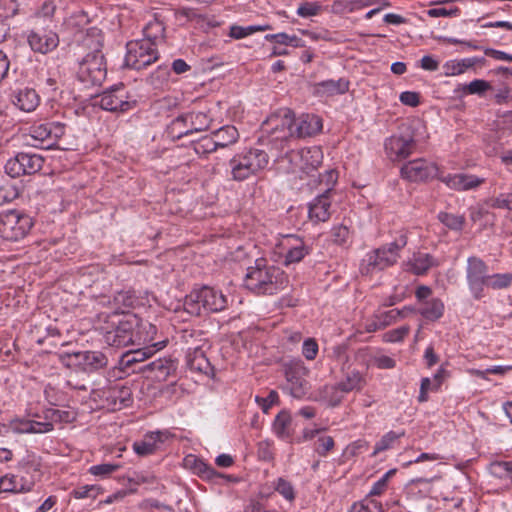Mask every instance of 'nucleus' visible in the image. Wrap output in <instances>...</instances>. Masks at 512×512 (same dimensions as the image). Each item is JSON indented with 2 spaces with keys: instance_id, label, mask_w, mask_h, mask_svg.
<instances>
[{
  "instance_id": "nucleus-1",
  "label": "nucleus",
  "mask_w": 512,
  "mask_h": 512,
  "mask_svg": "<svg viewBox=\"0 0 512 512\" xmlns=\"http://www.w3.org/2000/svg\"><path fill=\"white\" fill-rule=\"evenodd\" d=\"M289 283L287 274L266 259H257L247 269L245 287L257 295H274L283 291Z\"/></svg>"
},
{
  "instance_id": "nucleus-2",
  "label": "nucleus",
  "mask_w": 512,
  "mask_h": 512,
  "mask_svg": "<svg viewBox=\"0 0 512 512\" xmlns=\"http://www.w3.org/2000/svg\"><path fill=\"white\" fill-rule=\"evenodd\" d=\"M407 245V235L401 232L391 243L368 252L361 261L362 275H373L397 263L400 251Z\"/></svg>"
},
{
  "instance_id": "nucleus-3",
  "label": "nucleus",
  "mask_w": 512,
  "mask_h": 512,
  "mask_svg": "<svg viewBox=\"0 0 512 512\" xmlns=\"http://www.w3.org/2000/svg\"><path fill=\"white\" fill-rule=\"evenodd\" d=\"M269 159L267 152L258 148L245 149L235 154L229 160L232 179L244 181L257 175L268 166Z\"/></svg>"
},
{
  "instance_id": "nucleus-4",
  "label": "nucleus",
  "mask_w": 512,
  "mask_h": 512,
  "mask_svg": "<svg viewBox=\"0 0 512 512\" xmlns=\"http://www.w3.org/2000/svg\"><path fill=\"white\" fill-rule=\"evenodd\" d=\"M185 310L191 315L200 316L202 313H215L227 307V298L220 291L209 286L193 289L186 296Z\"/></svg>"
},
{
  "instance_id": "nucleus-5",
  "label": "nucleus",
  "mask_w": 512,
  "mask_h": 512,
  "mask_svg": "<svg viewBox=\"0 0 512 512\" xmlns=\"http://www.w3.org/2000/svg\"><path fill=\"white\" fill-rule=\"evenodd\" d=\"M157 37H150L131 41L127 44V53L125 63L128 67L136 70H141L156 62L159 58V53L156 47L155 39Z\"/></svg>"
},
{
  "instance_id": "nucleus-6",
  "label": "nucleus",
  "mask_w": 512,
  "mask_h": 512,
  "mask_svg": "<svg viewBox=\"0 0 512 512\" xmlns=\"http://www.w3.org/2000/svg\"><path fill=\"white\" fill-rule=\"evenodd\" d=\"M33 226L30 216L19 210L0 213V236L8 241L23 239Z\"/></svg>"
},
{
  "instance_id": "nucleus-7",
  "label": "nucleus",
  "mask_w": 512,
  "mask_h": 512,
  "mask_svg": "<svg viewBox=\"0 0 512 512\" xmlns=\"http://www.w3.org/2000/svg\"><path fill=\"white\" fill-rule=\"evenodd\" d=\"M131 395L129 387L115 384L102 389L93 390L91 398L101 409L118 411L130 405L132 401Z\"/></svg>"
},
{
  "instance_id": "nucleus-8",
  "label": "nucleus",
  "mask_w": 512,
  "mask_h": 512,
  "mask_svg": "<svg viewBox=\"0 0 512 512\" xmlns=\"http://www.w3.org/2000/svg\"><path fill=\"white\" fill-rule=\"evenodd\" d=\"M78 80L87 88L99 86L106 78L104 56L100 51L87 54L79 64Z\"/></svg>"
},
{
  "instance_id": "nucleus-9",
  "label": "nucleus",
  "mask_w": 512,
  "mask_h": 512,
  "mask_svg": "<svg viewBox=\"0 0 512 512\" xmlns=\"http://www.w3.org/2000/svg\"><path fill=\"white\" fill-rule=\"evenodd\" d=\"M286 385L284 389L294 398H302L309 390L306 379L309 370L301 359H291L283 364Z\"/></svg>"
},
{
  "instance_id": "nucleus-10",
  "label": "nucleus",
  "mask_w": 512,
  "mask_h": 512,
  "mask_svg": "<svg viewBox=\"0 0 512 512\" xmlns=\"http://www.w3.org/2000/svg\"><path fill=\"white\" fill-rule=\"evenodd\" d=\"M59 358L66 367L80 369L84 372H94L105 368L108 364V358L101 351L61 353Z\"/></svg>"
},
{
  "instance_id": "nucleus-11",
  "label": "nucleus",
  "mask_w": 512,
  "mask_h": 512,
  "mask_svg": "<svg viewBox=\"0 0 512 512\" xmlns=\"http://www.w3.org/2000/svg\"><path fill=\"white\" fill-rule=\"evenodd\" d=\"M466 281L468 289L475 300H480L485 296V287L487 285L489 268L488 265L477 256H470L466 265Z\"/></svg>"
},
{
  "instance_id": "nucleus-12",
  "label": "nucleus",
  "mask_w": 512,
  "mask_h": 512,
  "mask_svg": "<svg viewBox=\"0 0 512 512\" xmlns=\"http://www.w3.org/2000/svg\"><path fill=\"white\" fill-rule=\"evenodd\" d=\"M96 104L110 112H127L136 107L137 101L132 99L123 83L114 85L97 96Z\"/></svg>"
},
{
  "instance_id": "nucleus-13",
  "label": "nucleus",
  "mask_w": 512,
  "mask_h": 512,
  "mask_svg": "<svg viewBox=\"0 0 512 512\" xmlns=\"http://www.w3.org/2000/svg\"><path fill=\"white\" fill-rule=\"evenodd\" d=\"M44 158L36 153L18 152L14 157L7 160L5 172L12 178L30 176L41 171L44 165Z\"/></svg>"
},
{
  "instance_id": "nucleus-14",
  "label": "nucleus",
  "mask_w": 512,
  "mask_h": 512,
  "mask_svg": "<svg viewBox=\"0 0 512 512\" xmlns=\"http://www.w3.org/2000/svg\"><path fill=\"white\" fill-rule=\"evenodd\" d=\"M137 325V315L125 314L113 329L105 333V342L115 347L135 345L134 334Z\"/></svg>"
},
{
  "instance_id": "nucleus-15",
  "label": "nucleus",
  "mask_w": 512,
  "mask_h": 512,
  "mask_svg": "<svg viewBox=\"0 0 512 512\" xmlns=\"http://www.w3.org/2000/svg\"><path fill=\"white\" fill-rule=\"evenodd\" d=\"M400 174L403 179L410 182H425L440 177L438 166L424 158L406 162L401 167Z\"/></svg>"
},
{
  "instance_id": "nucleus-16",
  "label": "nucleus",
  "mask_w": 512,
  "mask_h": 512,
  "mask_svg": "<svg viewBox=\"0 0 512 512\" xmlns=\"http://www.w3.org/2000/svg\"><path fill=\"white\" fill-rule=\"evenodd\" d=\"M287 158L294 166V169H298L309 175L316 171L322 164L323 151L318 146L305 147L299 150L290 151L287 153Z\"/></svg>"
},
{
  "instance_id": "nucleus-17",
  "label": "nucleus",
  "mask_w": 512,
  "mask_h": 512,
  "mask_svg": "<svg viewBox=\"0 0 512 512\" xmlns=\"http://www.w3.org/2000/svg\"><path fill=\"white\" fill-rule=\"evenodd\" d=\"M212 123V117L204 111H191L183 113L176 117L173 121V127L181 126L187 128L180 132L177 138L190 135L194 132L207 130Z\"/></svg>"
},
{
  "instance_id": "nucleus-18",
  "label": "nucleus",
  "mask_w": 512,
  "mask_h": 512,
  "mask_svg": "<svg viewBox=\"0 0 512 512\" xmlns=\"http://www.w3.org/2000/svg\"><path fill=\"white\" fill-rule=\"evenodd\" d=\"M278 246L284 254L283 263L286 266L300 262L310 253V248L305 244L303 239L293 234L282 236Z\"/></svg>"
},
{
  "instance_id": "nucleus-19",
  "label": "nucleus",
  "mask_w": 512,
  "mask_h": 512,
  "mask_svg": "<svg viewBox=\"0 0 512 512\" xmlns=\"http://www.w3.org/2000/svg\"><path fill=\"white\" fill-rule=\"evenodd\" d=\"M265 130L276 135V139H288L293 137L294 114L290 109H281L271 115L265 122Z\"/></svg>"
},
{
  "instance_id": "nucleus-20",
  "label": "nucleus",
  "mask_w": 512,
  "mask_h": 512,
  "mask_svg": "<svg viewBox=\"0 0 512 512\" xmlns=\"http://www.w3.org/2000/svg\"><path fill=\"white\" fill-rule=\"evenodd\" d=\"M416 147L412 136L393 135L385 141V151L392 161H400L410 156Z\"/></svg>"
},
{
  "instance_id": "nucleus-21",
  "label": "nucleus",
  "mask_w": 512,
  "mask_h": 512,
  "mask_svg": "<svg viewBox=\"0 0 512 512\" xmlns=\"http://www.w3.org/2000/svg\"><path fill=\"white\" fill-rule=\"evenodd\" d=\"M439 180L443 182L448 188L456 191L472 190L485 182L484 178L464 173L447 175L440 174Z\"/></svg>"
},
{
  "instance_id": "nucleus-22",
  "label": "nucleus",
  "mask_w": 512,
  "mask_h": 512,
  "mask_svg": "<svg viewBox=\"0 0 512 512\" xmlns=\"http://www.w3.org/2000/svg\"><path fill=\"white\" fill-rule=\"evenodd\" d=\"M177 365L171 358H158L138 368L156 381H166L176 371Z\"/></svg>"
},
{
  "instance_id": "nucleus-23",
  "label": "nucleus",
  "mask_w": 512,
  "mask_h": 512,
  "mask_svg": "<svg viewBox=\"0 0 512 512\" xmlns=\"http://www.w3.org/2000/svg\"><path fill=\"white\" fill-rule=\"evenodd\" d=\"M51 130H48V123L34 124L23 134L25 145L49 149L51 148Z\"/></svg>"
},
{
  "instance_id": "nucleus-24",
  "label": "nucleus",
  "mask_w": 512,
  "mask_h": 512,
  "mask_svg": "<svg viewBox=\"0 0 512 512\" xmlns=\"http://www.w3.org/2000/svg\"><path fill=\"white\" fill-rule=\"evenodd\" d=\"M28 43L33 51L46 54L58 46L59 38L53 31H31Z\"/></svg>"
},
{
  "instance_id": "nucleus-25",
  "label": "nucleus",
  "mask_w": 512,
  "mask_h": 512,
  "mask_svg": "<svg viewBox=\"0 0 512 512\" xmlns=\"http://www.w3.org/2000/svg\"><path fill=\"white\" fill-rule=\"evenodd\" d=\"M350 87V82L346 78L338 80H325L313 85V94L320 98H331L337 95L345 94Z\"/></svg>"
},
{
  "instance_id": "nucleus-26",
  "label": "nucleus",
  "mask_w": 512,
  "mask_h": 512,
  "mask_svg": "<svg viewBox=\"0 0 512 512\" xmlns=\"http://www.w3.org/2000/svg\"><path fill=\"white\" fill-rule=\"evenodd\" d=\"M11 102L21 111L32 112L38 107L40 96L35 89L22 87L12 92Z\"/></svg>"
},
{
  "instance_id": "nucleus-27",
  "label": "nucleus",
  "mask_w": 512,
  "mask_h": 512,
  "mask_svg": "<svg viewBox=\"0 0 512 512\" xmlns=\"http://www.w3.org/2000/svg\"><path fill=\"white\" fill-rule=\"evenodd\" d=\"M322 129L321 119L313 114H304L299 118H294L293 137L305 138L310 137Z\"/></svg>"
},
{
  "instance_id": "nucleus-28",
  "label": "nucleus",
  "mask_w": 512,
  "mask_h": 512,
  "mask_svg": "<svg viewBox=\"0 0 512 512\" xmlns=\"http://www.w3.org/2000/svg\"><path fill=\"white\" fill-rule=\"evenodd\" d=\"M408 271L417 276L426 275L430 269L438 267L440 261L430 253L415 252L412 257L407 261Z\"/></svg>"
},
{
  "instance_id": "nucleus-29",
  "label": "nucleus",
  "mask_w": 512,
  "mask_h": 512,
  "mask_svg": "<svg viewBox=\"0 0 512 512\" xmlns=\"http://www.w3.org/2000/svg\"><path fill=\"white\" fill-rule=\"evenodd\" d=\"M160 339H167L158 332L156 325L138 317V325L135 329V345H152Z\"/></svg>"
},
{
  "instance_id": "nucleus-30",
  "label": "nucleus",
  "mask_w": 512,
  "mask_h": 512,
  "mask_svg": "<svg viewBox=\"0 0 512 512\" xmlns=\"http://www.w3.org/2000/svg\"><path fill=\"white\" fill-rule=\"evenodd\" d=\"M166 438L167 435L164 432L156 431L146 433L143 439L133 443V450L139 456L151 455L159 448V444L163 443Z\"/></svg>"
},
{
  "instance_id": "nucleus-31",
  "label": "nucleus",
  "mask_w": 512,
  "mask_h": 512,
  "mask_svg": "<svg viewBox=\"0 0 512 512\" xmlns=\"http://www.w3.org/2000/svg\"><path fill=\"white\" fill-rule=\"evenodd\" d=\"M331 195L320 193L309 204L308 214L315 223L325 222L330 218Z\"/></svg>"
},
{
  "instance_id": "nucleus-32",
  "label": "nucleus",
  "mask_w": 512,
  "mask_h": 512,
  "mask_svg": "<svg viewBox=\"0 0 512 512\" xmlns=\"http://www.w3.org/2000/svg\"><path fill=\"white\" fill-rule=\"evenodd\" d=\"M33 482L23 476L15 474H5L0 477V492L3 493H25L32 489Z\"/></svg>"
},
{
  "instance_id": "nucleus-33",
  "label": "nucleus",
  "mask_w": 512,
  "mask_h": 512,
  "mask_svg": "<svg viewBox=\"0 0 512 512\" xmlns=\"http://www.w3.org/2000/svg\"><path fill=\"white\" fill-rule=\"evenodd\" d=\"M338 383L341 385L342 391H346L347 393L353 391L359 392L366 385V378L363 373L356 368L348 367L347 369H342V377Z\"/></svg>"
},
{
  "instance_id": "nucleus-34",
  "label": "nucleus",
  "mask_w": 512,
  "mask_h": 512,
  "mask_svg": "<svg viewBox=\"0 0 512 512\" xmlns=\"http://www.w3.org/2000/svg\"><path fill=\"white\" fill-rule=\"evenodd\" d=\"M346 394L339 383L325 385L319 390V398L331 407L340 405Z\"/></svg>"
},
{
  "instance_id": "nucleus-35",
  "label": "nucleus",
  "mask_w": 512,
  "mask_h": 512,
  "mask_svg": "<svg viewBox=\"0 0 512 512\" xmlns=\"http://www.w3.org/2000/svg\"><path fill=\"white\" fill-rule=\"evenodd\" d=\"M291 423L292 418L290 413L286 410H282L276 415L272 424V430L278 438L286 440L291 436Z\"/></svg>"
},
{
  "instance_id": "nucleus-36",
  "label": "nucleus",
  "mask_w": 512,
  "mask_h": 512,
  "mask_svg": "<svg viewBox=\"0 0 512 512\" xmlns=\"http://www.w3.org/2000/svg\"><path fill=\"white\" fill-rule=\"evenodd\" d=\"M212 135L218 148L228 147L236 143L239 139L238 130L232 125L223 126L213 132Z\"/></svg>"
},
{
  "instance_id": "nucleus-37",
  "label": "nucleus",
  "mask_w": 512,
  "mask_h": 512,
  "mask_svg": "<svg viewBox=\"0 0 512 512\" xmlns=\"http://www.w3.org/2000/svg\"><path fill=\"white\" fill-rule=\"evenodd\" d=\"M337 180L338 172L334 169H329L324 173L319 174L318 179L313 181V187L319 188V191L322 194L331 195Z\"/></svg>"
},
{
  "instance_id": "nucleus-38",
  "label": "nucleus",
  "mask_w": 512,
  "mask_h": 512,
  "mask_svg": "<svg viewBox=\"0 0 512 512\" xmlns=\"http://www.w3.org/2000/svg\"><path fill=\"white\" fill-rule=\"evenodd\" d=\"M444 303L439 298H433L423 303L420 314L429 321H436L444 314Z\"/></svg>"
},
{
  "instance_id": "nucleus-39",
  "label": "nucleus",
  "mask_w": 512,
  "mask_h": 512,
  "mask_svg": "<svg viewBox=\"0 0 512 512\" xmlns=\"http://www.w3.org/2000/svg\"><path fill=\"white\" fill-rule=\"evenodd\" d=\"M113 300L116 311L121 313H124L126 309L133 308L138 302V298L132 290L118 291Z\"/></svg>"
},
{
  "instance_id": "nucleus-40",
  "label": "nucleus",
  "mask_w": 512,
  "mask_h": 512,
  "mask_svg": "<svg viewBox=\"0 0 512 512\" xmlns=\"http://www.w3.org/2000/svg\"><path fill=\"white\" fill-rule=\"evenodd\" d=\"M404 431L396 432L389 431L384 434L375 444L372 456H376L380 452L389 450L394 447V444L404 436Z\"/></svg>"
},
{
  "instance_id": "nucleus-41",
  "label": "nucleus",
  "mask_w": 512,
  "mask_h": 512,
  "mask_svg": "<svg viewBox=\"0 0 512 512\" xmlns=\"http://www.w3.org/2000/svg\"><path fill=\"white\" fill-rule=\"evenodd\" d=\"M19 196L18 187L5 177L0 178V205L12 202Z\"/></svg>"
},
{
  "instance_id": "nucleus-42",
  "label": "nucleus",
  "mask_w": 512,
  "mask_h": 512,
  "mask_svg": "<svg viewBox=\"0 0 512 512\" xmlns=\"http://www.w3.org/2000/svg\"><path fill=\"white\" fill-rule=\"evenodd\" d=\"M437 219L448 229L456 232L462 231L465 225L464 215H457L448 212H440Z\"/></svg>"
},
{
  "instance_id": "nucleus-43",
  "label": "nucleus",
  "mask_w": 512,
  "mask_h": 512,
  "mask_svg": "<svg viewBox=\"0 0 512 512\" xmlns=\"http://www.w3.org/2000/svg\"><path fill=\"white\" fill-rule=\"evenodd\" d=\"M167 342L168 339H160L152 345H144V347L140 349L132 350L131 353L133 354V357H135L136 362L140 363L145 361L157 351L163 349L167 345Z\"/></svg>"
},
{
  "instance_id": "nucleus-44",
  "label": "nucleus",
  "mask_w": 512,
  "mask_h": 512,
  "mask_svg": "<svg viewBox=\"0 0 512 512\" xmlns=\"http://www.w3.org/2000/svg\"><path fill=\"white\" fill-rule=\"evenodd\" d=\"M488 469L492 476L512 482V461H494Z\"/></svg>"
},
{
  "instance_id": "nucleus-45",
  "label": "nucleus",
  "mask_w": 512,
  "mask_h": 512,
  "mask_svg": "<svg viewBox=\"0 0 512 512\" xmlns=\"http://www.w3.org/2000/svg\"><path fill=\"white\" fill-rule=\"evenodd\" d=\"M272 486L274 490L279 493L286 501L293 502L296 498V491L293 484L283 478L279 477L275 481H273Z\"/></svg>"
},
{
  "instance_id": "nucleus-46",
  "label": "nucleus",
  "mask_w": 512,
  "mask_h": 512,
  "mask_svg": "<svg viewBox=\"0 0 512 512\" xmlns=\"http://www.w3.org/2000/svg\"><path fill=\"white\" fill-rule=\"evenodd\" d=\"M187 463L193 462V471L195 474L199 475L203 479L212 480L215 477H219L220 474L210 465L206 464L204 461L197 458H187Z\"/></svg>"
},
{
  "instance_id": "nucleus-47",
  "label": "nucleus",
  "mask_w": 512,
  "mask_h": 512,
  "mask_svg": "<svg viewBox=\"0 0 512 512\" xmlns=\"http://www.w3.org/2000/svg\"><path fill=\"white\" fill-rule=\"evenodd\" d=\"M512 285V273L489 274L486 287L493 290L509 288Z\"/></svg>"
},
{
  "instance_id": "nucleus-48",
  "label": "nucleus",
  "mask_w": 512,
  "mask_h": 512,
  "mask_svg": "<svg viewBox=\"0 0 512 512\" xmlns=\"http://www.w3.org/2000/svg\"><path fill=\"white\" fill-rule=\"evenodd\" d=\"M270 28V25H250L247 27L232 25L230 26L229 36L234 39H242L255 32L266 31Z\"/></svg>"
},
{
  "instance_id": "nucleus-49",
  "label": "nucleus",
  "mask_w": 512,
  "mask_h": 512,
  "mask_svg": "<svg viewBox=\"0 0 512 512\" xmlns=\"http://www.w3.org/2000/svg\"><path fill=\"white\" fill-rule=\"evenodd\" d=\"M348 512H383V509L380 502L366 497L362 501L354 503Z\"/></svg>"
},
{
  "instance_id": "nucleus-50",
  "label": "nucleus",
  "mask_w": 512,
  "mask_h": 512,
  "mask_svg": "<svg viewBox=\"0 0 512 512\" xmlns=\"http://www.w3.org/2000/svg\"><path fill=\"white\" fill-rule=\"evenodd\" d=\"M490 82L483 79H475L468 84L462 86L465 94L482 96L486 91L491 90Z\"/></svg>"
},
{
  "instance_id": "nucleus-51",
  "label": "nucleus",
  "mask_w": 512,
  "mask_h": 512,
  "mask_svg": "<svg viewBox=\"0 0 512 512\" xmlns=\"http://www.w3.org/2000/svg\"><path fill=\"white\" fill-rule=\"evenodd\" d=\"M491 208L512 211V192L500 193L487 201Z\"/></svg>"
},
{
  "instance_id": "nucleus-52",
  "label": "nucleus",
  "mask_w": 512,
  "mask_h": 512,
  "mask_svg": "<svg viewBox=\"0 0 512 512\" xmlns=\"http://www.w3.org/2000/svg\"><path fill=\"white\" fill-rule=\"evenodd\" d=\"M403 310L391 309L384 312L375 313L378 321L381 323L383 329L395 323L399 318L403 317Z\"/></svg>"
},
{
  "instance_id": "nucleus-53",
  "label": "nucleus",
  "mask_w": 512,
  "mask_h": 512,
  "mask_svg": "<svg viewBox=\"0 0 512 512\" xmlns=\"http://www.w3.org/2000/svg\"><path fill=\"white\" fill-rule=\"evenodd\" d=\"M101 493V488L96 485H84L73 490L72 495L76 499H95Z\"/></svg>"
},
{
  "instance_id": "nucleus-54",
  "label": "nucleus",
  "mask_w": 512,
  "mask_h": 512,
  "mask_svg": "<svg viewBox=\"0 0 512 512\" xmlns=\"http://www.w3.org/2000/svg\"><path fill=\"white\" fill-rule=\"evenodd\" d=\"M321 10L322 6L318 2H304L299 5L296 13L302 18H309L318 15Z\"/></svg>"
},
{
  "instance_id": "nucleus-55",
  "label": "nucleus",
  "mask_w": 512,
  "mask_h": 512,
  "mask_svg": "<svg viewBox=\"0 0 512 512\" xmlns=\"http://www.w3.org/2000/svg\"><path fill=\"white\" fill-rule=\"evenodd\" d=\"M218 149L213 135L203 137L196 143L194 150L197 154H209Z\"/></svg>"
},
{
  "instance_id": "nucleus-56",
  "label": "nucleus",
  "mask_w": 512,
  "mask_h": 512,
  "mask_svg": "<svg viewBox=\"0 0 512 512\" xmlns=\"http://www.w3.org/2000/svg\"><path fill=\"white\" fill-rule=\"evenodd\" d=\"M120 468L118 464L102 463L93 465L89 468V472L94 476L106 477Z\"/></svg>"
},
{
  "instance_id": "nucleus-57",
  "label": "nucleus",
  "mask_w": 512,
  "mask_h": 512,
  "mask_svg": "<svg viewBox=\"0 0 512 512\" xmlns=\"http://www.w3.org/2000/svg\"><path fill=\"white\" fill-rule=\"evenodd\" d=\"M334 440L331 436H321L315 443V451L320 456H326L334 448Z\"/></svg>"
},
{
  "instance_id": "nucleus-58",
  "label": "nucleus",
  "mask_w": 512,
  "mask_h": 512,
  "mask_svg": "<svg viewBox=\"0 0 512 512\" xmlns=\"http://www.w3.org/2000/svg\"><path fill=\"white\" fill-rule=\"evenodd\" d=\"M188 362L192 369L199 371L205 370L209 365L208 360L205 358L202 350L198 348L195 349L193 358L189 356Z\"/></svg>"
},
{
  "instance_id": "nucleus-59",
  "label": "nucleus",
  "mask_w": 512,
  "mask_h": 512,
  "mask_svg": "<svg viewBox=\"0 0 512 512\" xmlns=\"http://www.w3.org/2000/svg\"><path fill=\"white\" fill-rule=\"evenodd\" d=\"M409 333L408 326H402L393 330L386 332L383 335V339L385 342L395 343L400 342L404 339V337Z\"/></svg>"
},
{
  "instance_id": "nucleus-60",
  "label": "nucleus",
  "mask_w": 512,
  "mask_h": 512,
  "mask_svg": "<svg viewBox=\"0 0 512 512\" xmlns=\"http://www.w3.org/2000/svg\"><path fill=\"white\" fill-rule=\"evenodd\" d=\"M349 234V229L345 225L334 226L331 230L332 241L339 245L347 242Z\"/></svg>"
},
{
  "instance_id": "nucleus-61",
  "label": "nucleus",
  "mask_w": 512,
  "mask_h": 512,
  "mask_svg": "<svg viewBox=\"0 0 512 512\" xmlns=\"http://www.w3.org/2000/svg\"><path fill=\"white\" fill-rule=\"evenodd\" d=\"M279 399L278 393L274 390H271L267 397L256 396L255 401L262 408L263 412L267 413L268 410L277 403Z\"/></svg>"
},
{
  "instance_id": "nucleus-62",
  "label": "nucleus",
  "mask_w": 512,
  "mask_h": 512,
  "mask_svg": "<svg viewBox=\"0 0 512 512\" xmlns=\"http://www.w3.org/2000/svg\"><path fill=\"white\" fill-rule=\"evenodd\" d=\"M318 353V344L313 338H308L303 342L302 354L307 360H314Z\"/></svg>"
},
{
  "instance_id": "nucleus-63",
  "label": "nucleus",
  "mask_w": 512,
  "mask_h": 512,
  "mask_svg": "<svg viewBox=\"0 0 512 512\" xmlns=\"http://www.w3.org/2000/svg\"><path fill=\"white\" fill-rule=\"evenodd\" d=\"M258 457L264 461H270L273 459L272 442L269 440H263L258 443L257 448Z\"/></svg>"
},
{
  "instance_id": "nucleus-64",
  "label": "nucleus",
  "mask_w": 512,
  "mask_h": 512,
  "mask_svg": "<svg viewBox=\"0 0 512 512\" xmlns=\"http://www.w3.org/2000/svg\"><path fill=\"white\" fill-rule=\"evenodd\" d=\"M32 420H25L15 418L10 421V429L16 433H30L33 430L31 425Z\"/></svg>"
}]
</instances>
